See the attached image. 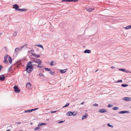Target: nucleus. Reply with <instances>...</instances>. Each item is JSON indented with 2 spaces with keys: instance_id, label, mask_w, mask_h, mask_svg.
<instances>
[{
  "instance_id": "nucleus-1",
  "label": "nucleus",
  "mask_w": 131,
  "mask_h": 131,
  "mask_svg": "<svg viewBox=\"0 0 131 131\" xmlns=\"http://www.w3.org/2000/svg\"><path fill=\"white\" fill-rule=\"evenodd\" d=\"M32 62L31 61H29L27 65L25 71L29 73H30L33 70Z\"/></svg>"
},
{
  "instance_id": "nucleus-2",
  "label": "nucleus",
  "mask_w": 131,
  "mask_h": 131,
  "mask_svg": "<svg viewBox=\"0 0 131 131\" xmlns=\"http://www.w3.org/2000/svg\"><path fill=\"white\" fill-rule=\"evenodd\" d=\"M14 92L16 93H18L20 92V90L18 88L17 86L15 85L13 87Z\"/></svg>"
},
{
  "instance_id": "nucleus-3",
  "label": "nucleus",
  "mask_w": 131,
  "mask_h": 131,
  "mask_svg": "<svg viewBox=\"0 0 131 131\" xmlns=\"http://www.w3.org/2000/svg\"><path fill=\"white\" fill-rule=\"evenodd\" d=\"M26 86L27 88L28 89H30L31 88L32 85L30 83L28 82L26 84Z\"/></svg>"
},
{
  "instance_id": "nucleus-4",
  "label": "nucleus",
  "mask_w": 131,
  "mask_h": 131,
  "mask_svg": "<svg viewBox=\"0 0 131 131\" xmlns=\"http://www.w3.org/2000/svg\"><path fill=\"white\" fill-rule=\"evenodd\" d=\"M94 8L90 7H88L86 8V10L88 12H90L94 10Z\"/></svg>"
},
{
  "instance_id": "nucleus-5",
  "label": "nucleus",
  "mask_w": 131,
  "mask_h": 131,
  "mask_svg": "<svg viewBox=\"0 0 131 131\" xmlns=\"http://www.w3.org/2000/svg\"><path fill=\"white\" fill-rule=\"evenodd\" d=\"M126 113H129L130 112L129 111H121L118 112V113L119 114H124Z\"/></svg>"
},
{
  "instance_id": "nucleus-6",
  "label": "nucleus",
  "mask_w": 131,
  "mask_h": 131,
  "mask_svg": "<svg viewBox=\"0 0 131 131\" xmlns=\"http://www.w3.org/2000/svg\"><path fill=\"white\" fill-rule=\"evenodd\" d=\"M21 49H22L21 47L16 48L15 50V52L14 53V54H17V52L18 51L21 50Z\"/></svg>"
},
{
  "instance_id": "nucleus-7",
  "label": "nucleus",
  "mask_w": 131,
  "mask_h": 131,
  "mask_svg": "<svg viewBox=\"0 0 131 131\" xmlns=\"http://www.w3.org/2000/svg\"><path fill=\"white\" fill-rule=\"evenodd\" d=\"M13 6L14 8L16 9V10L18 11V9H19V8H18L19 6L17 4H15L14 5H13Z\"/></svg>"
},
{
  "instance_id": "nucleus-8",
  "label": "nucleus",
  "mask_w": 131,
  "mask_h": 131,
  "mask_svg": "<svg viewBox=\"0 0 131 131\" xmlns=\"http://www.w3.org/2000/svg\"><path fill=\"white\" fill-rule=\"evenodd\" d=\"M5 79V78L4 75L3 74L0 76V80L2 81L4 80Z\"/></svg>"
},
{
  "instance_id": "nucleus-9",
  "label": "nucleus",
  "mask_w": 131,
  "mask_h": 131,
  "mask_svg": "<svg viewBox=\"0 0 131 131\" xmlns=\"http://www.w3.org/2000/svg\"><path fill=\"white\" fill-rule=\"evenodd\" d=\"M99 112L101 113H103L107 112V110L105 109H102L99 110Z\"/></svg>"
},
{
  "instance_id": "nucleus-10",
  "label": "nucleus",
  "mask_w": 131,
  "mask_h": 131,
  "mask_svg": "<svg viewBox=\"0 0 131 131\" xmlns=\"http://www.w3.org/2000/svg\"><path fill=\"white\" fill-rule=\"evenodd\" d=\"M123 99L126 101H131V98L128 97H125L123 98Z\"/></svg>"
},
{
  "instance_id": "nucleus-11",
  "label": "nucleus",
  "mask_w": 131,
  "mask_h": 131,
  "mask_svg": "<svg viewBox=\"0 0 131 131\" xmlns=\"http://www.w3.org/2000/svg\"><path fill=\"white\" fill-rule=\"evenodd\" d=\"M56 63L54 61H52L50 63V64L51 66H54L56 64Z\"/></svg>"
},
{
  "instance_id": "nucleus-12",
  "label": "nucleus",
  "mask_w": 131,
  "mask_h": 131,
  "mask_svg": "<svg viewBox=\"0 0 131 131\" xmlns=\"http://www.w3.org/2000/svg\"><path fill=\"white\" fill-rule=\"evenodd\" d=\"M37 62L36 61V63H37L38 65L41 64L42 63V62L41 60L39 59H37Z\"/></svg>"
},
{
  "instance_id": "nucleus-13",
  "label": "nucleus",
  "mask_w": 131,
  "mask_h": 131,
  "mask_svg": "<svg viewBox=\"0 0 131 131\" xmlns=\"http://www.w3.org/2000/svg\"><path fill=\"white\" fill-rule=\"evenodd\" d=\"M84 52L85 53H91L90 50L89 49H86L84 51Z\"/></svg>"
},
{
  "instance_id": "nucleus-14",
  "label": "nucleus",
  "mask_w": 131,
  "mask_h": 131,
  "mask_svg": "<svg viewBox=\"0 0 131 131\" xmlns=\"http://www.w3.org/2000/svg\"><path fill=\"white\" fill-rule=\"evenodd\" d=\"M67 69H64L63 70H60V72L62 73H65L67 71Z\"/></svg>"
},
{
  "instance_id": "nucleus-15",
  "label": "nucleus",
  "mask_w": 131,
  "mask_h": 131,
  "mask_svg": "<svg viewBox=\"0 0 131 131\" xmlns=\"http://www.w3.org/2000/svg\"><path fill=\"white\" fill-rule=\"evenodd\" d=\"M27 9L25 8H23V9H20L19 8V9H18V11L21 12H23L24 11H27Z\"/></svg>"
},
{
  "instance_id": "nucleus-16",
  "label": "nucleus",
  "mask_w": 131,
  "mask_h": 131,
  "mask_svg": "<svg viewBox=\"0 0 131 131\" xmlns=\"http://www.w3.org/2000/svg\"><path fill=\"white\" fill-rule=\"evenodd\" d=\"M77 112L76 111H74L73 112H72L71 115H72L73 116H75L77 115Z\"/></svg>"
},
{
  "instance_id": "nucleus-17",
  "label": "nucleus",
  "mask_w": 131,
  "mask_h": 131,
  "mask_svg": "<svg viewBox=\"0 0 131 131\" xmlns=\"http://www.w3.org/2000/svg\"><path fill=\"white\" fill-rule=\"evenodd\" d=\"M47 124L45 123H39L38 124V126H40L43 125H45Z\"/></svg>"
},
{
  "instance_id": "nucleus-18",
  "label": "nucleus",
  "mask_w": 131,
  "mask_h": 131,
  "mask_svg": "<svg viewBox=\"0 0 131 131\" xmlns=\"http://www.w3.org/2000/svg\"><path fill=\"white\" fill-rule=\"evenodd\" d=\"M88 114H86V115H83L82 117V119H83L85 118H86L88 116Z\"/></svg>"
},
{
  "instance_id": "nucleus-19",
  "label": "nucleus",
  "mask_w": 131,
  "mask_h": 131,
  "mask_svg": "<svg viewBox=\"0 0 131 131\" xmlns=\"http://www.w3.org/2000/svg\"><path fill=\"white\" fill-rule=\"evenodd\" d=\"M72 112L69 111L67 113V115L68 116H70L72 115H71Z\"/></svg>"
},
{
  "instance_id": "nucleus-20",
  "label": "nucleus",
  "mask_w": 131,
  "mask_h": 131,
  "mask_svg": "<svg viewBox=\"0 0 131 131\" xmlns=\"http://www.w3.org/2000/svg\"><path fill=\"white\" fill-rule=\"evenodd\" d=\"M8 60L9 62L11 64L12 63V58L10 57H9L8 58Z\"/></svg>"
},
{
  "instance_id": "nucleus-21",
  "label": "nucleus",
  "mask_w": 131,
  "mask_h": 131,
  "mask_svg": "<svg viewBox=\"0 0 131 131\" xmlns=\"http://www.w3.org/2000/svg\"><path fill=\"white\" fill-rule=\"evenodd\" d=\"M35 46H38V47H39L41 48H42V49H44V48L43 47V46H42V45H35Z\"/></svg>"
},
{
  "instance_id": "nucleus-22",
  "label": "nucleus",
  "mask_w": 131,
  "mask_h": 131,
  "mask_svg": "<svg viewBox=\"0 0 131 131\" xmlns=\"http://www.w3.org/2000/svg\"><path fill=\"white\" fill-rule=\"evenodd\" d=\"M49 73L51 75H54V72L51 71V70L49 71Z\"/></svg>"
},
{
  "instance_id": "nucleus-23",
  "label": "nucleus",
  "mask_w": 131,
  "mask_h": 131,
  "mask_svg": "<svg viewBox=\"0 0 131 131\" xmlns=\"http://www.w3.org/2000/svg\"><path fill=\"white\" fill-rule=\"evenodd\" d=\"M125 28L126 29L131 28V25L128 26H126L125 27Z\"/></svg>"
},
{
  "instance_id": "nucleus-24",
  "label": "nucleus",
  "mask_w": 131,
  "mask_h": 131,
  "mask_svg": "<svg viewBox=\"0 0 131 131\" xmlns=\"http://www.w3.org/2000/svg\"><path fill=\"white\" fill-rule=\"evenodd\" d=\"M69 105V103H67L66 104L63 106V108L65 107L68 106Z\"/></svg>"
},
{
  "instance_id": "nucleus-25",
  "label": "nucleus",
  "mask_w": 131,
  "mask_h": 131,
  "mask_svg": "<svg viewBox=\"0 0 131 131\" xmlns=\"http://www.w3.org/2000/svg\"><path fill=\"white\" fill-rule=\"evenodd\" d=\"M27 44L23 46H21V48L22 49L23 48H27V47H26V46H27Z\"/></svg>"
},
{
  "instance_id": "nucleus-26",
  "label": "nucleus",
  "mask_w": 131,
  "mask_h": 131,
  "mask_svg": "<svg viewBox=\"0 0 131 131\" xmlns=\"http://www.w3.org/2000/svg\"><path fill=\"white\" fill-rule=\"evenodd\" d=\"M128 85L127 84H122L121 85V86L122 87H126L127 86H128Z\"/></svg>"
},
{
  "instance_id": "nucleus-27",
  "label": "nucleus",
  "mask_w": 131,
  "mask_h": 131,
  "mask_svg": "<svg viewBox=\"0 0 131 131\" xmlns=\"http://www.w3.org/2000/svg\"><path fill=\"white\" fill-rule=\"evenodd\" d=\"M31 112H31V109L29 110H26L25 111V113H28V112L30 113Z\"/></svg>"
},
{
  "instance_id": "nucleus-28",
  "label": "nucleus",
  "mask_w": 131,
  "mask_h": 131,
  "mask_svg": "<svg viewBox=\"0 0 131 131\" xmlns=\"http://www.w3.org/2000/svg\"><path fill=\"white\" fill-rule=\"evenodd\" d=\"M107 126L111 128H113L114 127V126L113 125H111L109 123L107 124Z\"/></svg>"
},
{
  "instance_id": "nucleus-29",
  "label": "nucleus",
  "mask_w": 131,
  "mask_h": 131,
  "mask_svg": "<svg viewBox=\"0 0 131 131\" xmlns=\"http://www.w3.org/2000/svg\"><path fill=\"white\" fill-rule=\"evenodd\" d=\"M32 53V55L33 56H35L36 57H37V58H38L39 57H40V55H36L35 54H33Z\"/></svg>"
},
{
  "instance_id": "nucleus-30",
  "label": "nucleus",
  "mask_w": 131,
  "mask_h": 131,
  "mask_svg": "<svg viewBox=\"0 0 131 131\" xmlns=\"http://www.w3.org/2000/svg\"><path fill=\"white\" fill-rule=\"evenodd\" d=\"M39 75L40 76H43L44 77H45L44 75L42 73H40L39 74Z\"/></svg>"
},
{
  "instance_id": "nucleus-31",
  "label": "nucleus",
  "mask_w": 131,
  "mask_h": 131,
  "mask_svg": "<svg viewBox=\"0 0 131 131\" xmlns=\"http://www.w3.org/2000/svg\"><path fill=\"white\" fill-rule=\"evenodd\" d=\"M112 109L114 110H118L119 109V108L118 107H115L113 108Z\"/></svg>"
},
{
  "instance_id": "nucleus-32",
  "label": "nucleus",
  "mask_w": 131,
  "mask_h": 131,
  "mask_svg": "<svg viewBox=\"0 0 131 131\" xmlns=\"http://www.w3.org/2000/svg\"><path fill=\"white\" fill-rule=\"evenodd\" d=\"M119 70L120 71H122L123 72H124L125 71V69H119Z\"/></svg>"
},
{
  "instance_id": "nucleus-33",
  "label": "nucleus",
  "mask_w": 131,
  "mask_h": 131,
  "mask_svg": "<svg viewBox=\"0 0 131 131\" xmlns=\"http://www.w3.org/2000/svg\"><path fill=\"white\" fill-rule=\"evenodd\" d=\"M8 57V55L7 54H6L4 56V59L6 60L7 59Z\"/></svg>"
},
{
  "instance_id": "nucleus-34",
  "label": "nucleus",
  "mask_w": 131,
  "mask_h": 131,
  "mask_svg": "<svg viewBox=\"0 0 131 131\" xmlns=\"http://www.w3.org/2000/svg\"><path fill=\"white\" fill-rule=\"evenodd\" d=\"M4 62L5 63H7L8 62V60H7V59L5 60V59H4Z\"/></svg>"
},
{
  "instance_id": "nucleus-35",
  "label": "nucleus",
  "mask_w": 131,
  "mask_h": 131,
  "mask_svg": "<svg viewBox=\"0 0 131 131\" xmlns=\"http://www.w3.org/2000/svg\"><path fill=\"white\" fill-rule=\"evenodd\" d=\"M45 69L46 71H50V69L47 68H45Z\"/></svg>"
},
{
  "instance_id": "nucleus-36",
  "label": "nucleus",
  "mask_w": 131,
  "mask_h": 131,
  "mask_svg": "<svg viewBox=\"0 0 131 131\" xmlns=\"http://www.w3.org/2000/svg\"><path fill=\"white\" fill-rule=\"evenodd\" d=\"M38 108H35L31 110V112H32L33 111H35L37 109H38Z\"/></svg>"
},
{
  "instance_id": "nucleus-37",
  "label": "nucleus",
  "mask_w": 131,
  "mask_h": 131,
  "mask_svg": "<svg viewBox=\"0 0 131 131\" xmlns=\"http://www.w3.org/2000/svg\"><path fill=\"white\" fill-rule=\"evenodd\" d=\"M17 34V32H14L13 34V36H15Z\"/></svg>"
},
{
  "instance_id": "nucleus-38",
  "label": "nucleus",
  "mask_w": 131,
  "mask_h": 131,
  "mask_svg": "<svg viewBox=\"0 0 131 131\" xmlns=\"http://www.w3.org/2000/svg\"><path fill=\"white\" fill-rule=\"evenodd\" d=\"M64 121H59V122H58V123H59H59H63V122H64Z\"/></svg>"
},
{
  "instance_id": "nucleus-39",
  "label": "nucleus",
  "mask_w": 131,
  "mask_h": 131,
  "mask_svg": "<svg viewBox=\"0 0 131 131\" xmlns=\"http://www.w3.org/2000/svg\"><path fill=\"white\" fill-rule=\"evenodd\" d=\"M69 0H62V2H68Z\"/></svg>"
},
{
  "instance_id": "nucleus-40",
  "label": "nucleus",
  "mask_w": 131,
  "mask_h": 131,
  "mask_svg": "<svg viewBox=\"0 0 131 131\" xmlns=\"http://www.w3.org/2000/svg\"><path fill=\"white\" fill-rule=\"evenodd\" d=\"M93 106H98V104L95 103L93 105Z\"/></svg>"
},
{
  "instance_id": "nucleus-41",
  "label": "nucleus",
  "mask_w": 131,
  "mask_h": 131,
  "mask_svg": "<svg viewBox=\"0 0 131 131\" xmlns=\"http://www.w3.org/2000/svg\"><path fill=\"white\" fill-rule=\"evenodd\" d=\"M112 106V105H110V104H108V105L107 106V107H110Z\"/></svg>"
},
{
  "instance_id": "nucleus-42",
  "label": "nucleus",
  "mask_w": 131,
  "mask_h": 131,
  "mask_svg": "<svg viewBox=\"0 0 131 131\" xmlns=\"http://www.w3.org/2000/svg\"><path fill=\"white\" fill-rule=\"evenodd\" d=\"M39 129V127H36V128H35L34 129L35 130H36L38 129Z\"/></svg>"
},
{
  "instance_id": "nucleus-43",
  "label": "nucleus",
  "mask_w": 131,
  "mask_h": 131,
  "mask_svg": "<svg viewBox=\"0 0 131 131\" xmlns=\"http://www.w3.org/2000/svg\"><path fill=\"white\" fill-rule=\"evenodd\" d=\"M122 82V80H119L117 82Z\"/></svg>"
},
{
  "instance_id": "nucleus-44",
  "label": "nucleus",
  "mask_w": 131,
  "mask_h": 131,
  "mask_svg": "<svg viewBox=\"0 0 131 131\" xmlns=\"http://www.w3.org/2000/svg\"><path fill=\"white\" fill-rule=\"evenodd\" d=\"M3 68V67L0 64V71H1L2 68Z\"/></svg>"
},
{
  "instance_id": "nucleus-45",
  "label": "nucleus",
  "mask_w": 131,
  "mask_h": 131,
  "mask_svg": "<svg viewBox=\"0 0 131 131\" xmlns=\"http://www.w3.org/2000/svg\"><path fill=\"white\" fill-rule=\"evenodd\" d=\"M21 123L20 122H16L15 123L16 124H20Z\"/></svg>"
},
{
  "instance_id": "nucleus-46",
  "label": "nucleus",
  "mask_w": 131,
  "mask_h": 131,
  "mask_svg": "<svg viewBox=\"0 0 131 131\" xmlns=\"http://www.w3.org/2000/svg\"><path fill=\"white\" fill-rule=\"evenodd\" d=\"M11 68H12V67H10V68H9L8 69V72L10 70V69H11Z\"/></svg>"
},
{
  "instance_id": "nucleus-47",
  "label": "nucleus",
  "mask_w": 131,
  "mask_h": 131,
  "mask_svg": "<svg viewBox=\"0 0 131 131\" xmlns=\"http://www.w3.org/2000/svg\"><path fill=\"white\" fill-rule=\"evenodd\" d=\"M33 61H34V62H36V61L37 62V59H34L33 60Z\"/></svg>"
},
{
  "instance_id": "nucleus-48",
  "label": "nucleus",
  "mask_w": 131,
  "mask_h": 131,
  "mask_svg": "<svg viewBox=\"0 0 131 131\" xmlns=\"http://www.w3.org/2000/svg\"><path fill=\"white\" fill-rule=\"evenodd\" d=\"M37 66L38 67H39L40 68L42 67L40 66L37 65Z\"/></svg>"
},
{
  "instance_id": "nucleus-49",
  "label": "nucleus",
  "mask_w": 131,
  "mask_h": 131,
  "mask_svg": "<svg viewBox=\"0 0 131 131\" xmlns=\"http://www.w3.org/2000/svg\"><path fill=\"white\" fill-rule=\"evenodd\" d=\"M68 2H73V0H69Z\"/></svg>"
},
{
  "instance_id": "nucleus-50",
  "label": "nucleus",
  "mask_w": 131,
  "mask_h": 131,
  "mask_svg": "<svg viewBox=\"0 0 131 131\" xmlns=\"http://www.w3.org/2000/svg\"><path fill=\"white\" fill-rule=\"evenodd\" d=\"M84 104V102H83L82 103H81L80 104V105H83Z\"/></svg>"
},
{
  "instance_id": "nucleus-51",
  "label": "nucleus",
  "mask_w": 131,
  "mask_h": 131,
  "mask_svg": "<svg viewBox=\"0 0 131 131\" xmlns=\"http://www.w3.org/2000/svg\"><path fill=\"white\" fill-rule=\"evenodd\" d=\"M56 112V111H53L51 112V113H54Z\"/></svg>"
},
{
  "instance_id": "nucleus-52",
  "label": "nucleus",
  "mask_w": 131,
  "mask_h": 131,
  "mask_svg": "<svg viewBox=\"0 0 131 131\" xmlns=\"http://www.w3.org/2000/svg\"><path fill=\"white\" fill-rule=\"evenodd\" d=\"M78 0H73V2H77L78 1Z\"/></svg>"
},
{
  "instance_id": "nucleus-53",
  "label": "nucleus",
  "mask_w": 131,
  "mask_h": 131,
  "mask_svg": "<svg viewBox=\"0 0 131 131\" xmlns=\"http://www.w3.org/2000/svg\"><path fill=\"white\" fill-rule=\"evenodd\" d=\"M114 68H115V67L112 66L111 67V68L112 69H113Z\"/></svg>"
},
{
  "instance_id": "nucleus-54",
  "label": "nucleus",
  "mask_w": 131,
  "mask_h": 131,
  "mask_svg": "<svg viewBox=\"0 0 131 131\" xmlns=\"http://www.w3.org/2000/svg\"><path fill=\"white\" fill-rule=\"evenodd\" d=\"M10 129H9L7 130L6 131H10Z\"/></svg>"
},
{
  "instance_id": "nucleus-55",
  "label": "nucleus",
  "mask_w": 131,
  "mask_h": 131,
  "mask_svg": "<svg viewBox=\"0 0 131 131\" xmlns=\"http://www.w3.org/2000/svg\"><path fill=\"white\" fill-rule=\"evenodd\" d=\"M98 70H96V71H95V72H97V71Z\"/></svg>"
},
{
  "instance_id": "nucleus-56",
  "label": "nucleus",
  "mask_w": 131,
  "mask_h": 131,
  "mask_svg": "<svg viewBox=\"0 0 131 131\" xmlns=\"http://www.w3.org/2000/svg\"><path fill=\"white\" fill-rule=\"evenodd\" d=\"M19 131H23V130H19Z\"/></svg>"
},
{
  "instance_id": "nucleus-57",
  "label": "nucleus",
  "mask_w": 131,
  "mask_h": 131,
  "mask_svg": "<svg viewBox=\"0 0 131 131\" xmlns=\"http://www.w3.org/2000/svg\"><path fill=\"white\" fill-rule=\"evenodd\" d=\"M6 48V47H5V49Z\"/></svg>"
},
{
  "instance_id": "nucleus-58",
  "label": "nucleus",
  "mask_w": 131,
  "mask_h": 131,
  "mask_svg": "<svg viewBox=\"0 0 131 131\" xmlns=\"http://www.w3.org/2000/svg\"><path fill=\"white\" fill-rule=\"evenodd\" d=\"M130 107L131 108V106H130Z\"/></svg>"
}]
</instances>
